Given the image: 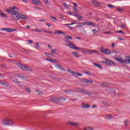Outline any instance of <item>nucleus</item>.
Instances as JSON below:
<instances>
[{
	"mask_svg": "<svg viewBox=\"0 0 130 130\" xmlns=\"http://www.w3.org/2000/svg\"><path fill=\"white\" fill-rule=\"evenodd\" d=\"M65 42L67 43H69V44L67 45L71 49H74L75 50H83L82 48L77 47L75 46L73 43L71 41L65 40Z\"/></svg>",
	"mask_w": 130,
	"mask_h": 130,
	"instance_id": "1",
	"label": "nucleus"
},
{
	"mask_svg": "<svg viewBox=\"0 0 130 130\" xmlns=\"http://www.w3.org/2000/svg\"><path fill=\"white\" fill-rule=\"evenodd\" d=\"M17 66L19 67L20 69L23 70V71H26L27 72H32V68L29 66H27L26 65H23L20 63H17Z\"/></svg>",
	"mask_w": 130,
	"mask_h": 130,
	"instance_id": "2",
	"label": "nucleus"
},
{
	"mask_svg": "<svg viewBox=\"0 0 130 130\" xmlns=\"http://www.w3.org/2000/svg\"><path fill=\"white\" fill-rule=\"evenodd\" d=\"M87 25V26H93V27H95L96 26V24L89 21H86L84 22H80L79 23V25H77V28H79V27H84V26Z\"/></svg>",
	"mask_w": 130,
	"mask_h": 130,
	"instance_id": "3",
	"label": "nucleus"
},
{
	"mask_svg": "<svg viewBox=\"0 0 130 130\" xmlns=\"http://www.w3.org/2000/svg\"><path fill=\"white\" fill-rule=\"evenodd\" d=\"M11 15L13 20H15V21L19 20V18L20 17V13L19 12L16 11H13Z\"/></svg>",
	"mask_w": 130,
	"mask_h": 130,
	"instance_id": "4",
	"label": "nucleus"
},
{
	"mask_svg": "<svg viewBox=\"0 0 130 130\" xmlns=\"http://www.w3.org/2000/svg\"><path fill=\"white\" fill-rule=\"evenodd\" d=\"M50 101L55 103H59L62 101H66V99L61 98H54L50 99Z\"/></svg>",
	"mask_w": 130,
	"mask_h": 130,
	"instance_id": "5",
	"label": "nucleus"
},
{
	"mask_svg": "<svg viewBox=\"0 0 130 130\" xmlns=\"http://www.w3.org/2000/svg\"><path fill=\"white\" fill-rule=\"evenodd\" d=\"M16 9L18 10V8H17L16 6L10 7L6 9L5 10V12L8 13V14H9V15H12L13 14V12H15V10H16Z\"/></svg>",
	"mask_w": 130,
	"mask_h": 130,
	"instance_id": "6",
	"label": "nucleus"
},
{
	"mask_svg": "<svg viewBox=\"0 0 130 130\" xmlns=\"http://www.w3.org/2000/svg\"><path fill=\"white\" fill-rule=\"evenodd\" d=\"M116 60H117L118 61H119L120 62H121V63H127V64H129L130 60L128 59H126L124 60H122V58H115Z\"/></svg>",
	"mask_w": 130,
	"mask_h": 130,
	"instance_id": "7",
	"label": "nucleus"
},
{
	"mask_svg": "<svg viewBox=\"0 0 130 130\" xmlns=\"http://www.w3.org/2000/svg\"><path fill=\"white\" fill-rule=\"evenodd\" d=\"M98 51L95 50H83L82 51V53L84 54H91V53H98Z\"/></svg>",
	"mask_w": 130,
	"mask_h": 130,
	"instance_id": "8",
	"label": "nucleus"
},
{
	"mask_svg": "<svg viewBox=\"0 0 130 130\" xmlns=\"http://www.w3.org/2000/svg\"><path fill=\"white\" fill-rule=\"evenodd\" d=\"M106 60V64L107 66H115V63L111 60H109L107 58H105Z\"/></svg>",
	"mask_w": 130,
	"mask_h": 130,
	"instance_id": "9",
	"label": "nucleus"
},
{
	"mask_svg": "<svg viewBox=\"0 0 130 130\" xmlns=\"http://www.w3.org/2000/svg\"><path fill=\"white\" fill-rule=\"evenodd\" d=\"M1 30V31H6V32H14V31H17V29H12L11 28H2Z\"/></svg>",
	"mask_w": 130,
	"mask_h": 130,
	"instance_id": "10",
	"label": "nucleus"
},
{
	"mask_svg": "<svg viewBox=\"0 0 130 130\" xmlns=\"http://www.w3.org/2000/svg\"><path fill=\"white\" fill-rule=\"evenodd\" d=\"M67 124L69 125H72L73 126H79L80 124L79 123L69 121L67 122Z\"/></svg>",
	"mask_w": 130,
	"mask_h": 130,
	"instance_id": "11",
	"label": "nucleus"
},
{
	"mask_svg": "<svg viewBox=\"0 0 130 130\" xmlns=\"http://www.w3.org/2000/svg\"><path fill=\"white\" fill-rule=\"evenodd\" d=\"M101 52L104 53V54H111V51L109 50L108 49H104L100 50Z\"/></svg>",
	"mask_w": 130,
	"mask_h": 130,
	"instance_id": "12",
	"label": "nucleus"
},
{
	"mask_svg": "<svg viewBox=\"0 0 130 130\" xmlns=\"http://www.w3.org/2000/svg\"><path fill=\"white\" fill-rule=\"evenodd\" d=\"M81 107L83 109H88V108H90V107H91V105H90V104L83 103L81 104Z\"/></svg>",
	"mask_w": 130,
	"mask_h": 130,
	"instance_id": "13",
	"label": "nucleus"
},
{
	"mask_svg": "<svg viewBox=\"0 0 130 130\" xmlns=\"http://www.w3.org/2000/svg\"><path fill=\"white\" fill-rule=\"evenodd\" d=\"M91 3L94 6H96V7H100L101 6V3H100V2H98V1H92L91 2Z\"/></svg>",
	"mask_w": 130,
	"mask_h": 130,
	"instance_id": "14",
	"label": "nucleus"
},
{
	"mask_svg": "<svg viewBox=\"0 0 130 130\" xmlns=\"http://www.w3.org/2000/svg\"><path fill=\"white\" fill-rule=\"evenodd\" d=\"M20 19H21L22 20H26V19H28V16L23 14H19V20H20Z\"/></svg>",
	"mask_w": 130,
	"mask_h": 130,
	"instance_id": "15",
	"label": "nucleus"
},
{
	"mask_svg": "<svg viewBox=\"0 0 130 130\" xmlns=\"http://www.w3.org/2000/svg\"><path fill=\"white\" fill-rule=\"evenodd\" d=\"M76 91H77V92H79V93H86V90L80 88H76Z\"/></svg>",
	"mask_w": 130,
	"mask_h": 130,
	"instance_id": "16",
	"label": "nucleus"
},
{
	"mask_svg": "<svg viewBox=\"0 0 130 130\" xmlns=\"http://www.w3.org/2000/svg\"><path fill=\"white\" fill-rule=\"evenodd\" d=\"M83 82L84 84H92V83H93V80L91 79L83 80Z\"/></svg>",
	"mask_w": 130,
	"mask_h": 130,
	"instance_id": "17",
	"label": "nucleus"
},
{
	"mask_svg": "<svg viewBox=\"0 0 130 130\" xmlns=\"http://www.w3.org/2000/svg\"><path fill=\"white\" fill-rule=\"evenodd\" d=\"M8 119L9 118H6L2 121V123L3 124H4V125H8V122L9 121Z\"/></svg>",
	"mask_w": 130,
	"mask_h": 130,
	"instance_id": "18",
	"label": "nucleus"
},
{
	"mask_svg": "<svg viewBox=\"0 0 130 130\" xmlns=\"http://www.w3.org/2000/svg\"><path fill=\"white\" fill-rule=\"evenodd\" d=\"M54 34H63V35H66V33L58 30H55L54 31Z\"/></svg>",
	"mask_w": 130,
	"mask_h": 130,
	"instance_id": "19",
	"label": "nucleus"
},
{
	"mask_svg": "<svg viewBox=\"0 0 130 130\" xmlns=\"http://www.w3.org/2000/svg\"><path fill=\"white\" fill-rule=\"evenodd\" d=\"M72 54L74 55V57H76L77 58L80 57V55L78 54V52L76 51H73L71 52Z\"/></svg>",
	"mask_w": 130,
	"mask_h": 130,
	"instance_id": "20",
	"label": "nucleus"
},
{
	"mask_svg": "<svg viewBox=\"0 0 130 130\" xmlns=\"http://www.w3.org/2000/svg\"><path fill=\"white\" fill-rule=\"evenodd\" d=\"M55 67H56V68H57V69H60V70H61V71H63V72H64V71H66V69L61 68V66L59 64H56Z\"/></svg>",
	"mask_w": 130,
	"mask_h": 130,
	"instance_id": "21",
	"label": "nucleus"
},
{
	"mask_svg": "<svg viewBox=\"0 0 130 130\" xmlns=\"http://www.w3.org/2000/svg\"><path fill=\"white\" fill-rule=\"evenodd\" d=\"M65 92L66 94H69V95H73L74 94V91L72 90H65Z\"/></svg>",
	"mask_w": 130,
	"mask_h": 130,
	"instance_id": "22",
	"label": "nucleus"
},
{
	"mask_svg": "<svg viewBox=\"0 0 130 130\" xmlns=\"http://www.w3.org/2000/svg\"><path fill=\"white\" fill-rule=\"evenodd\" d=\"M31 2L34 5H36L37 6H38L40 4V2L38 0H31Z\"/></svg>",
	"mask_w": 130,
	"mask_h": 130,
	"instance_id": "23",
	"label": "nucleus"
},
{
	"mask_svg": "<svg viewBox=\"0 0 130 130\" xmlns=\"http://www.w3.org/2000/svg\"><path fill=\"white\" fill-rule=\"evenodd\" d=\"M14 124V121L11 119H8V125H13Z\"/></svg>",
	"mask_w": 130,
	"mask_h": 130,
	"instance_id": "24",
	"label": "nucleus"
},
{
	"mask_svg": "<svg viewBox=\"0 0 130 130\" xmlns=\"http://www.w3.org/2000/svg\"><path fill=\"white\" fill-rule=\"evenodd\" d=\"M31 31H32V32H42V30L41 29H32L31 30Z\"/></svg>",
	"mask_w": 130,
	"mask_h": 130,
	"instance_id": "25",
	"label": "nucleus"
},
{
	"mask_svg": "<svg viewBox=\"0 0 130 130\" xmlns=\"http://www.w3.org/2000/svg\"><path fill=\"white\" fill-rule=\"evenodd\" d=\"M93 66H94V67H96V68H99V69H103V68H102V67H101V66H100V64L96 63H93Z\"/></svg>",
	"mask_w": 130,
	"mask_h": 130,
	"instance_id": "26",
	"label": "nucleus"
},
{
	"mask_svg": "<svg viewBox=\"0 0 130 130\" xmlns=\"http://www.w3.org/2000/svg\"><path fill=\"white\" fill-rule=\"evenodd\" d=\"M101 86H103V87H109L110 84L107 83H103L101 84Z\"/></svg>",
	"mask_w": 130,
	"mask_h": 130,
	"instance_id": "27",
	"label": "nucleus"
},
{
	"mask_svg": "<svg viewBox=\"0 0 130 130\" xmlns=\"http://www.w3.org/2000/svg\"><path fill=\"white\" fill-rule=\"evenodd\" d=\"M13 82L14 83H16V84H21V82L19 81V80H18L17 79V78H15L13 80Z\"/></svg>",
	"mask_w": 130,
	"mask_h": 130,
	"instance_id": "28",
	"label": "nucleus"
},
{
	"mask_svg": "<svg viewBox=\"0 0 130 130\" xmlns=\"http://www.w3.org/2000/svg\"><path fill=\"white\" fill-rule=\"evenodd\" d=\"M36 48L38 50H39V48H40V45H39V43L37 42L36 43Z\"/></svg>",
	"mask_w": 130,
	"mask_h": 130,
	"instance_id": "29",
	"label": "nucleus"
},
{
	"mask_svg": "<svg viewBox=\"0 0 130 130\" xmlns=\"http://www.w3.org/2000/svg\"><path fill=\"white\" fill-rule=\"evenodd\" d=\"M83 130H93V127H85L83 128Z\"/></svg>",
	"mask_w": 130,
	"mask_h": 130,
	"instance_id": "30",
	"label": "nucleus"
},
{
	"mask_svg": "<svg viewBox=\"0 0 130 130\" xmlns=\"http://www.w3.org/2000/svg\"><path fill=\"white\" fill-rule=\"evenodd\" d=\"M50 52H51V53H52L53 54H57V53L56 52V50L55 49H53L52 50L50 51Z\"/></svg>",
	"mask_w": 130,
	"mask_h": 130,
	"instance_id": "31",
	"label": "nucleus"
},
{
	"mask_svg": "<svg viewBox=\"0 0 130 130\" xmlns=\"http://www.w3.org/2000/svg\"><path fill=\"white\" fill-rule=\"evenodd\" d=\"M65 38L66 39H70V40H73V38L71 36H66Z\"/></svg>",
	"mask_w": 130,
	"mask_h": 130,
	"instance_id": "32",
	"label": "nucleus"
},
{
	"mask_svg": "<svg viewBox=\"0 0 130 130\" xmlns=\"http://www.w3.org/2000/svg\"><path fill=\"white\" fill-rule=\"evenodd\" d=\"M103 103L105 106H109V103L107 102L103 101Z\"/></svg>",
	"mask_w": 130,
	"mask_h": 130,
	"instance_id": "33",
	"label": "nucleus"
},
{
	"mask_svg": "<svg viewBox=\"0 0 130 130\" xmlns=\"http://www.w3.org/2000/svg\"><path fill=\"white\" fill-rule=\"evenodd\" d=\"M106 118L107 119H111L112 118V115H107Z\"/></svg>",
	"mask_w": 130,
	"mask_h": 130,
	"instance_id": "34",
	"label": "nucleus"
},
{
	"mask_svg": "<svg viewBox=\"0 0 130 130\" xmlns=\"http://www.w3.org/2000/svg\"><path fill=\"white\" fill-rule=\"evenodd\" d=\"M63 6L66 9H69V8H70V6L66 3H63Z\"/></svg>",
	"mask_w": 130,
	"mask_h": 130,
	"instance_id": "35",
	"label": "nucleus"
},
{
	"mask_svg": "<svg viewBox=\"0 0 130 130\" xmlns=\"http://www.w3.org/2000/svg\"><path fill=\"white\" fill-rule=\"evenodd\" d=\"M36 92L39 95H42L43 94V91H40V90H37Z\"/></svg>",
	"mask_w": 130,
	"mask_h": 130,
	"instance_id": "36",
	"label": "nucleus"
},
{
	"mask_svg": "<svg viewBox=\"0 0 130 130\" xmlns=\"http://www.w3.org/2000/svg\"><path fill=\"white\" fill-rule=\"evenodd\" d=\"M44 32H45L46 33H48L49 34H52V31H51L50 30H43Z\"/></svg>",
	"mask_w": 130,
	"mask_h": 130,
	"instance_id": "37",
	"label": "nucleus"
},
{
	"mask_svg": "<svg viewBox=\"0 0 130 130\" xmlns=\"http://www.w3.org/2000/svg\"><path fill=\"white\" fill-rule=\"evenodd\" d=\"M120 28H122V29H124V28H125V25L123 23H122L120 25Z\"/></svg>",
	"mask_w": 130,
	"mask_h": 130,
	"instance_id": "38",
	"label": "nucleus"
},
{
	"mask_svg": "<svg viewBox=\"0 0 130 130\" xmlns=\"http://www.w3.org/2000/svg\"><path fill=\"white\" fill-rule=\"evenodd\" d=\"M77 19L79 20V21H83V17L81 16L77 17Z\"/></svg>",
	"mask_w": 130,
	"mask_h": 130,
	"instance_id": "39",
	"label": "nucleus"
},
{
	"mask_svg": "<svg viewBox=\"0 0 130 130\" xmlns=\"http://www.w3.org/2000/svg\"><path fill=\"white\" fill-rule=\"evenodd\" d=\"M7 83H5V82L3 81H0V85H2L3 86H6V84Z\"/></svg>",
	"mask_w": 130,
	"mask_h": 130,
	"instance_id": "40",
	"label": "nucleus"
},
{
	"mask_svg": "<svg viewBox=\"0 0 130 130\" xmlns=\"http://www.w3.org/2000/svg\"><path fill=\"white\" fill-rule=\"evenodd\" d=\"M26 78L27 77L24 75H20V76H19V78L22 79H26Z\"/></svg>",
	"mask_w": 130,
	"mask_h": 130,
	"instance_id": "41",
	"label": "nucleus"
},
{
	"mask_svg": "<svg viewBox=\"0 0 130 130\" xmlns=\"http://www.w3.org/2000/svg\"><path fill=\"white\" fill-rule=\"evenodd\" d=\"M0 15L2 17H5V18H7V15H5V14H4V13H0Z\"/></svg>",
	"mask_w": 130,
	"mask_h": 130,
	"instance_id": "42",
	"label": "nucleus"
},
{
	"mask_svg": "<svg viewBox=\"0 0 130 130\" xmlns=\"http://www.w3.org/2000/svg\"><path fill=\"white\" fill-rule=\"evenodd\" d=\"M84 74H85V75H88V76L92 75V73H91V72L89 71H86L84 73Z\"/></svg>",
	"mask_w": 130,
	"mask_h": 130,
	"instance_id": "43",
	"label": "nucleus"
},
{
	"mask_svg": "<svg viewBox=\"0 0 130 130\" xmlns=\"http://www.w3.org/2000/svg\"><path fill=\"white\" fill-rule=\"evenodd\" d=\"M34 9L37 11H40V10H41V9L38 7H35Z\"/></svg>",
	"mask_w": 130,
	"mask_h": 130,
	"instance_id": "44",
	"label": "nucleus"
},
{
	"mask_svg": "<svg viewBox=\"0 0 130 130\" xmlns=\"http://www.w3.org/2000/svg\"><path fill=\"white\" fill-rule=\"evenodd\" d=\"M84 94H86L87 95H88V96H91L92 95V93L90 92H87V90H86V93H84Z\"/></svg>",
	"mask_w": 130,
	"mask_h": 130,
	"instance_id": "45",
	"label": "nucleus"
},
{
	"mask_svg": "<svg viewBox=\"0 0 130 130\" xmlns=\"http://www.w3.org/2000/svg\"><path fill=\"white\" fill-rule=\"evenodd\" d=\"M72 75L75 76V77H78V73L76 72H72Z\"/></svg>",
	"mask_w": 130,
	"mask_h": 130,
	"instance_id": "46",
	"label": "nucleus"
},
{
	"mask_svg": "<svg viewBox=\"0 0 130 130\" xmlns=\"http://www.w3.org/2000/svg\"><path fill=\"white\" fill-rule=\"evenodd\" d=\"M50 62H56V60L54 59H50Z\"/></svg>",
	"mask_w": 130,
	"mask_h": 130,
	"instance_id": "47",
	"label": "nucleus"
},
{
	"mask_svg": "<svg viewBox=\"0 0 130 130\" xmlns=\"http://www.w3.org/2000/svg\"><path fill=\"white\" fill-rule=\"evenodd\" d=\"M108 7H109V8H110L111 9H114V6L110 4H108Z\"/></svg>",
	"mask_w": 130,
	"mask_h": 130,
	"instance_id": "48",
	"label": "nucleus"
},
{
	"mask_svg": "<svg viewBox=\"0 0 130 130\" xmlns=\"http://www.w3.org/2000/svg\"><path fill=\"white\" fill-rule=\"evenodd\" d=\"M45 55H46V56H47L48 57H50V56L51 55V54H48V53H44Z\"/></svg>",
	"mask_w": 130,
	"mask_h": 130,
	"instance_id": "49",
	"label": "nucleus"
},
{
	"mask_svg": "<svg viewBox=\"0 0 130 130\" xmlns=\"http://www.w3.org/2000/svg\"><path fill=\"white\" fill-rule=\"evenodd\" d=\"M67 71H68V72L69 74H71V75H73V73L74 72L72 71V70H71L70 69H68Z\"/></svg>",
	"mask_w": 130,
	"mask_h": 130,
	"instance_id": "50",
	"label": "nucleus"
},
{
	"mask_svg": "<svg viewBox=\"0 0 130 130\" xmlns=\"http://www.w3.org/2000/svg\"><path fill=\"white\" fill-rule=\"evenodd\" d=\"M92 31L93 32L94 34H96V33H97V29H92Z\"/></svg>",
	"mask_w": 130,
	"mask_h": 130,
	"instance_id": "51",
	"label": "nucleus"
},
{
	"mask_svg": "<svg viewBox=\"0 0 130 130\" xmlns=\"http://www.w3.org/2000/svg\"><path fill=\"white\" fill-rule=\"evenodd\" d=\"M124 124L125 126H127L128 125V121H125Z\"/></svg>",
	"mask_w": 130,
	"mask_h": 130,
	"instance_id": "52",
	"label": "nucleus"
},
{
	"mask_svg": "<svg viewBox=\"0 0 130 130\" xmlns=\"http://www.w3.org/2000/svg\"><path fill=\"white\" fill-rule=\"evenodd\" d=\"M54 80H55L56 81H61V79H60L58 77H55Z\"/></svg>",
	"mask_w": 130,
	"mask_h": 130,
	"instance_id": "53",
	"label": "nucleus"
},
{
	"mask_svg": "<svg viewBox=\"0 0 130 130\" xmlns=\"http://www.w3.org/2000/svg\"><path fill=\"white\" fill-rule=\"evenodd\" d=\"M117 10L118 11V12H122L123 10L121 8H117Z\"/></svg>",
	"mask_w": 130,
	"mask_h": 130,
	"instance_id": "54",
	"label": "nucleus"
},
{
	"mask_svg": "<svg viewBox=\"0 0 130 130\" xmlns=\"http://www.w3.org/2000/svg\"><path fill=\"white\" fill-rule=\"evenodd\" d=\"M73 10L75 12H78V7H76L73 8Z\"/></svg>",
	"mask_w": 130,
	"mask_h": 130,
	"instance_id": "55",
	"label": "nucleus"
},
{
	"mask_svg": "<svg viewBox=\"0 0 130 130\" xmlns=\"http://www.w3.org/2000/svg\"><path fill=\"white\" fill-rule=\"evenodd\" d=\"M117 33H121L122 34L124 35V33H123V31H122V30H121L117 31Z\"/></svg>",
	"mask_w": 130,
	"mask_h": 130,
	"instance_id": "56",
	"label": "nucleus"
},
{
	"mask_svg": "<svg viewBox=\"0 0 130 130\" xmlns=\"http://www.w3.org/2000/svg\"><path fill=\"white\" fill-rule=\"evenodd\" d=\"M111 31H105L104 32L105 34H111Z\"/></svg>",
	"mask_w": 130,
	"mask_h": 130,
	"instance_id": "57",
	"label": "nucleus"
},
{
	"mask_svg": "<svg viewBox=\"0 0 130 130\" xmlns=\"http://www.w3.org/2000/svg\"><path fill=\"white\" fill-rule=\"evenodd\" d=\"M26 91H27V92H31V89H30V88H26Z\"/></svg>",
	"mask_w": 130,
	"mask_h": 130,
	"instance_id": "58",
	"label": "nucleus"
},
{
	"mask_svg": "<svg viewBox=\"0 0 130 130\" xmlns=\"http://www.w3.org/2000/svg\"><path fill=\"white\" fill-rule=\"evenodd\" d=\"M74 16H75V17H78L79 14L78 13H75Z\"/></svg>",
	"mask_w": 130,
	"mask_h": 130,
	"instance_id": "59",
	"label": "nucleus"
},
{
	"mask_svg": "<svg viewBox=\"0 0 130 130\" xmlns=\"http://www.w3.org/2000/svg\"><path fill=\"white\" fill-rule=\"evenodd\" d=\"M59 16L60 19H63V18H64V16H63L62 15H61V14H60Z\"/></svg>",
	"mask_w": 130,
	"mask_h": 130,
	"instance_id": "60",
	"label": "nucleus"
},
{
	"mask_svg": "<svg viewBox=\"0 0 130 130\" xmlns=\"http://www.w3.org/2000/svg\"><path fill=\"white\" fill-rule=\"evenodd\" d=\"M75 39H78V40H81V38L80 37H75Z\"/></svg>",
	"mask_w": 130,
	"mask_h": 130,
	"instance_id": "61",
	"label": "nucleus"
},
{
	"mask_svg": "<svg viewBox=\"0 0 130 130\" xmlns=\"http://www.w3.org/2000/svg\"><path fill=\"white\" fill-rule=\"evenodd\" d=\"M27 41H28V42H29L28 43L29 44H31V43H33V41L31 40H27Z\"/></svg>",
	"mask_w": 130,
	"mask_h": 130,
	"instance_id": "62",
	"label": "nucleus"
},
{
	"mask_svg": "<svg viewBox=\"0 0 130 130\" xmlns=\"http://www.w3.org/2000/svg\"><path fill=\"white\" fill-rule=\"evenodd\" d=\"M0 79H4V75L2 74H0Z\"/></svg>",
	"mask_w": 130,
	"mask_h": 130,
	"instance_id": "63",
	"label": "nucleus"
},
{
	"mask_svg": "<svg viewBox=\"0 0 130 130\" xmlns=\"http://www.w3.org/2000/svg\"><path fill=\"white\" fill-rule=\"evenodd\" d=\"M44 3H45V4H47V5L49 4V2L48 1V0L44 1Z\"/></svg>",
	"mask_w": 130,
	"mask_h": 130,
	"instance_id": "64",
	"label": "nucleus"
}]
</instances>
